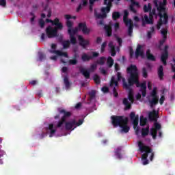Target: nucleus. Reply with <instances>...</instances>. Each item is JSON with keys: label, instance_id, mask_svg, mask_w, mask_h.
Segmentation results:
<instances>
[{"label": "nucleus", "instance_id": "f257e3e1", "mask_svg": "<svg viewBox=\"0 0 175 175\" xmlns=\"http://www.w3.org/2000/svg\"><path fill=\"white\" fill-rule=\"evenodd\" d=\"M127 73L130 75L128 79V82L126 80L122 79V85L124 90H129L128 98H124L122 103L125 106L124 110H129L132 109V104L135 102V96L133 95V90L132 89L133 85H136V87L139 88L140 87V81H139V70L136 65H131L126 69Z\"/></svg>", "mask_w": 175, "mask_h": 175}, {"label": "nucleus", "instance_id": "f03ea898", "mask_svg": "<svg viewBox=\"0 0 175 175\" xmlns=\"http://www.w3.org/2000/svg\"><path fill=\"white\" fill-rule=\"evenodd\" d=\"M155 8L157 9L158 16L159 19L157 22V29H161L162 25H166L169 23V15L166 12V5L167 4V0H163V1H159L158 3V0H154L153 1Z\"/></svg>", "mask_w": 175, "mask_h": 175}, {"label": "nucleus", "instance_id": "7ed1b4c3", "mask_svg": "<svg viewBox=\"0 0 175 175\" xmlns=\"http://www.w3.org/2000/svg\"><path fill=\"white\" fill-rule=\"evenodd\" d=\"M111 120L113 128L120 126V128H122V133L124 132V133H128V132H129L131 128L128 125V121H129L128 118H124V116H112Z\"/></svg>", "mask_w": 175, "mask_h": 175}, {"label": "nucleus", "instance_id": "20e7f679", "mask_svg": "<svg viewBox=\"0 0 175 175\" xmlns=\"http://www.w3.org/2000/svg\"><path fill=\"white\" fill-rule=\"evenodd\" d=\"M138 147L139 148V151L145 152L142 156L143 165H148V163H150V161L147 159V158H148V154H151L150 161H152V159H154V152H152V149L148 146H145L142 141L138 142Z\"/></svg>", "mask_w": 175, "mask_h": 175}, {"label": "nucleus", "instance_id": "39448f33", "mask_svg": "<svg viewBox=\"0 0 175 175\" xmlns=\"http://www.w3.org/2000/svg\"><path fill=\"white\" fill-rule=\"evenodd\" d=\"M157 88H154L152 91L150 93L151 99L148 100L150 107H154V106H157V105L159 102V96H158V92H157Z\"/></svg>", "mask_w": 175, "mask_h": 175}, {"label": "nucleus", "instance_id": "423d86ee", "mask_svg": "<svg viewBox=\"0 0 175 175\" xmlns=\"http://www.w3.org/2000/svg\"><path fill=\"white\" fill-rule=\"evenodd\" d=\"M84 120L83 119H80L78 122H76V120H72L71 122H66V131H73L75 128L73 126H80V125L83 124Z\"/></svg>", "mask_w": 175, "mask_h": 175}, {"label": "nucleus", "instance_id": "0eeeda50", "mask_svg": "<svg viewBox=\"0 0 175 175\" xmlns=\"http://www.w3.org/2000/svg\"><path fill=\"white\" fill-rule=\"evenodd\" d=\"M130 118L133 120V124L134 126V129L135 130V135H139L140 129H139V115H136L135 112H131L130 113Z\"/></svg>", "mask_w": 175, "mask_h": 175}, {"label": "nucleus", "instance_id": "6e6552de", "mask_svg": "<svg viewBox=\"0 0 175 175\" xmlns=\"http://www.w3.org/2000/svg\"><path fill=\"white\" fill-rule=\"evenodd\" d=\"M95 69H96V64H92L90 66L89 71L84 68L79 67V72L80 73H81V75H83V76H84L85 79H90V72H94Z\"/></svg>", "mask_w": 175, "mask_h": 175}, {"label": "nucleus", "instance_id": "1a4fd4ad", "mask_svg": "<svg viewBox=\"0 0 175 175\" xmlns=\"http://www.w3.org/2000/svg\"><path fill=\"white\" fill-rule=\"evenodd\" d=\"M57 49V44H51V49L49 50V53L51 54H56V55H58L59 57H65L66 58H68L69 56L68 55V53L66 52H62L59 50H55Z\"/></svg>", "mask_w": 175, "mask_h": 175}, {"label": "nucleus", "instance_id": "9d476101", "mask_svg": "<svg viewBox=\"0 0 175 175\" xmlns=\"http://www.w3.org/2000/svg\"><path fill=\"white\" fill-rule=\"evenodd\" d=\"M45 31L47 38L49 39H53V38H57L58 36V31L56 29L51 26H48Z\"/></svg>", "mask_w": 175, "mask_h": 175}, {"label": "nucleus", "instance_id": "9b49d317", "mask_svg": "<svg viewBox=\"0 0 175 175\" xmlns=\"http://www.w3.org/2000/svg\"><path fill=\"white\" fill-rule=\"evenodd\" d=\"M167 49H169V46L165 45L163 52L161 53V61L164 66L167 65V62L166 61H167V59L169 58V51H167Z\"/></svg>", "mask_w": 175, "mask_h": 175}, {"label": "nucleus", "instance_id": "f8f14e48", "mask_svg": "<svg viewBox=\"0 0 175 175\" xmlns=\"http://www.w3.org/2000/svg\"><path fill=\"white\" fill-rule=\"evenodd\" d=\"M78 28L79 31H82L84 35H88L90 32H91V29L87 28V23H80L78 25Z\"/></svg>", "mask_w": 175, "mask_h": 175}, {"label": "nucleus", "instance_id": "ddd939ff", "mask_svg": "<svg viewBox=\"0 0 175 175\" xmlns=\"http://www.w3.org/2000/svg\"><path fill=\"white\" fill-rule=\"evenodd\" d=\"M159 117V113L155 109H153L148 113V118L150 121H155V122H157V121H158Z\"/></svg>", "mask_w": 175, "mask_h": 175}, {"label": "nucleus", "instance_id": "4468645a", "mask_svg": "<svg viewBox=\"0 0 175 175\" xmlns=\"http://www.w3.org/2000/svg\"><path fill=\"white\" fill-rule=\"evenodd\" d=\"M53 25H55V27H53L56 31L58 32V31L62 30L64 28V25H62V23L59 22V19L58 18H55L54 19V23Z\"/></svg>", "mask_w": 175, "mask_h": 175}, {"label": "nucleus", "instance_id": "2eb2a0df", "mask_svg": "<svg viewBox=\"0 0 175 175\" xmlns=\"http://www.w3.org/2000/svg\"><path fill=\"white\" fill-rule=\"evenodd\" d=\"M78 40L79 41V44L83 49H85L88 44H90V41L88 40H85L82 36H78Z\"/></svg>", "mask_w": 175, "mask_h": 175}, {"label": "nucleus", "instance_id": "dca6fc26", "mask_svg": "<svg viewBox=\"0 0 175 175\" xmlns=\"http://www.w3.org/2000/svg\"><path fill=\"white\" fill-rule=\"evenodd\" d=\"M142 45L138 44L135 51V58H139V57H144V51L142 49Z\"/></svg>", "mask_w": 175, "mask_h": 175}, {"label": "nucleus", "instance_id": "f3484780", "mask_svg": "<svg viewBox=\"0 0 175 175\" xmlns=\"http://www.w3.org/2000/svg\"><path fill=\"white\" fill-rule=\"evenodd\" d=\"M139 87L141 88L140 91L143 98H146V95H147V83L146 82L139 83Z\"/></svg>", "mask_w": 175, "mask_h": 175}, {"label": "nucleus", "instance_id": "a211bd4d", "mask_svg": "<svg viewBox=\"0 0 175 175\" xmlns=\"http://www.w3.org/2000/svg\"><path fill=\"white\" fill-rule=\"evenodd\" d=\"M124 16H123V21L126 25V27H128V23H131L132 20L131 19H129L128 16H129V12H128V10H125L124 11Z\"/></svg>", "mask_w": 175, "mask_h": 175}, {"label": "nucleus", "instance_id": "6ab92c4d", "mask_svg": "<svg viewBox=\"0 0 175 175\" xmlns=\"http://www.w3.org/2000/svg\"><path fill=\"white\" fill-rule=\"evenodd\" d=\"M146 24H154V19L150 20L148 16L145 14L142 18V27H144Z\"/></svg>", "mask_w": 175, "mask_h": 175}, {"label": "nucleus", "instance_id": "aec40b11", "mask_svg": "<svg viewBox=\"0 0 175 175\" xmlns=\"http://www.w3.org/2000/svg\"><path fill=\"white\" fill-rule=\"evenodd\" d=\"M108 47L110 49V53L111 57H116L117 52H116V46H114V44L113 42H109L108 44Z\"/></svg>", "mask_w": 175, "mask_h": 175}, {"label": "nucleus", "instance_id": "412c9836", "mask_svg": "<svg viewBox=\"0 0 175 175\" xmlns=\"http://www.w3.org/2000/svg\"><path fill=\"white\" fill-rule=\"evenodd\" d=\"M146 58H147V59H148V61H153V62L156 61L155 56H154V55H152L151 53V50L148 49L146 51Z\"/></svg>", "mask_w": 175, "mask_h": 175}, {"label": "nucleus", "instance_id": "4be33fe9", "mask_svg": "<svg viewBox=\"0 0 175 175\" xmlns=\"http://www.w3.org/2000/svg\"><path fill=\"white\" fill-rule=\"evenodd\" d=\"M104 29L107 33V36H108V38H110V36H111V34L113 33V29H111V26L105 25Z\"/></svg>", "mask_w": 175, "mask_h": 175}, {"label": "nucleus", "instance_id": "5701e85b", "mask_svg": "<svg viewBox=\"0 0 175 175\" xmlns=\"http://www.w3.org/2000/svg\"><path fill=\"white\" fill-rule=\"evenodd\" d=\"M59 113L64 114L62 118H64L66 121V118H69L70 116H72V113L69 111H66L65 109H62L59 111Z\"/></svg>", "mask_w": 175, "mask_h": 175}, {"label": "nucleus", "instance_id": "b1692460", "mask_svg": "<svg viewBox=\"0 0 175 175\" xmlns=\"http://www.w3.org/2000/svg\"><path fill=\"white\" fill-rule=\"evenodd\" d=\"M46 129L50 131V137H53V135L57 132V129L54 128V124H50Z\"/></svg>", "mask_w": 175, "mask_h": 175}, {"label": "nucleus", "instance_id": "393cba45", "mask_svg": "<svg viewBox=\"0 0 175 175\" xmlns=\"http://www.w3.org/2000/svg\"><path fill=\"white\" fill-rule=\"evenodd\" d=\"M79 32V27L68 29V33L70 36H75Z\"/></svg>", "mask_w": 175, "mask_h": 175}, {"label": "nucleus", "instance_id": "a878e982", "mask_svg": "<svg viewBox=\"0 0 175 175\" xmlns=\"http://www.w3.org/2000/svg\"><path fill=\"white\" fill-rule=\"evenodd\" d=\"M87 5H88V0H81V3H80L77 8V12H80L82 8H85V6H87Z\"/></svg>", "mask_w": 175, "mask_h": 175}, {"label": "nucleus", "instance_id": "bb28decb", "mask_svg": "<svg viewBox=\"0 0 175 175\" xmlns=\"http://www.w3.org/2000/svg\"><path fill=\"white\" fill-rule=\"evenodd\" d=\"M64 83L66 90H69V88H70V85H72V83L69 81V78L68 76L64 77Z\"/></svg>", "mask_w": 175, "mask_h": 175}, {"label": "nucleus", "instance_id": "cd10ccee", "mask_svg": "<svg viewBox=\"0 0 175 175\" xmlns=\"http://www.w3.org/2000/svg\"><path fill=\"white\" fill-rule=\"evenodd\" d=\"M111 4H107V7H103L101 8V12L105 13V14H107V13L110 12V9H111Z\"/></svg>", "mask_w": 175, "mask_h": 175}, {"label": "nucleus", "instance_id": "c85d7f7f", "mask_svg": "<svg viewBox=\"0 0 175 175\" xmlns=\"http://www.w3.org/2000/svg\"><path fill=\"white\" fill-rule=\"evenodd\" d=\"M158 76L160 80H163V66H159L158 68Z\"/></svg>", "mask_w": 175, "mask_h": 175}, {"label": "nucleus", "instance_id": "c756f323", "mask_svg": "<svg viewBox=\"0 0 175 175\" xmlns=\"http://www.w3.org/2000/svg\"><path fill=\"white\" fill-rule=\"evenodd\" d=\"M141 133L142 137H146V136H148V133H150V127L148 126L146 128H142Z\"/></svg>", "mask_w": 175, "mask_h": 175}, {"label": "nucleus", "instance_id": "7c9ffc66", "mask_svg": "<svg viewBox=\"0 0 175 175\" xmlns=\"http://www.w3.org/2000/svg\"><path fill=\"white\" fill-rule=\"evenodd\" d=\"M94 16H95L96 18H99L100 20H103V18H106V17H107V14H105V13L99 14L97 12H94Z\"/></svg>", "mask_w": 175, "mask_h": 175}, {"label": "nucleus", "instance_id": "2f4dec72", "mask_svg": "<svg viewBox=\"0 0 175 175\" xmlns=\"http://www.w3.org/2000/svg\"><path fill=\"white\" fill-rule=\"evenodd\" d=\"M128 27L129 36H132V33H133V22H129Z\"/></svg>", "mask_w": 175, "mask_h": 175}, {"label": "nucleus", "instance_id": "473e14b6", "mask_svg": "<svg viewBox=\"0 0 175 175\" xmlns=\"http://www.w3.org/2000/svg\"><path fill=\"white\" fill-rule=\"evenodd\" d=\"M154 16H155V17H158V14H157V10L155 8H153L152 10V11H150L149 13V18L150 20H154Z\"/></svg>", "mask_w": 175, "mask_h": 175}, {"label": "nucleus", "instance_id": "72a5a7b5", "mask_svg": "<svg viewBox=\"0 0 175 175\" xmlns=\"http://www.w3.org/2000/svg\"><path fill=\"white\" fill-rule=\"evenodd\" d=\"M121 147H118V148L116 149L115 151V155L118 158V159H122V154H121Z\"/></svg>", "mask_w": 175, "mask_h": 175}, {"label": "nucleus", "instance_id": "f704fd0d", "mask_svg": "<svg viewBox=\"0 0 175 175\" xmlns=\"http://www.w3.org/2000/svg\"><path fill=\"white\" fill-rule=\"evenodd\" d=\"M93 57L92 56H90L88 55H87L86 53H84L83 55H82L81 56V59L83 62H86L90 61V59H92Z\"/></svg>", "mask_w": 175, "mask_h": 175}, {"label": "nucleus", "instance_id": "c9c22d12", "mask_svg": "<svg viewBox=\"0 0 175 175\" xmlns=\"http://www.w3.org/2000/svg\"><path fill=\"white\" fill-rule=\"evenodd\" d=\"M107 65L109 66V68H111L113 65H114V60L113 59V57H108L107 59Z\"/></svg>", "mask_w": 175, "mask_h": 175}, {"label": "nucleus", "instance_id": "e433bc0d", "mask_svg": "<svg viewBox=\"0 0 175 175\" xmlns=\"http://www.w3.org/2000/svg\"><path fill=\"white\" fill-rule=\"evenodd\" d=\"M152 9V7L151 6V3H148L147 5H144V13H148V12H151V10Z\"/></svg>", "mask_w": 175, "mask_h": 175}, {"label": "nucleus", "instance_id": "4c0bfd02", "mask_svg": "<svg viewBox=\"0 0 175 175\" xmlns=\"http://www.w3.org/2000/svg\"><path fill=\"white\" fill-rule=\"evenodd\" d=\"M118 87V81H116V78L112 77L110 81V87Z\"/></svg>", "mask_w": 175, "mask_h": 175}, {"label": "nucleus", "instance_id": "58836bf2", "mask_svg": "<svg viewBox=\"0 0 175 175\" xmlns=\"http://www.w3.org/2000/svg\"><path fill=\"white\" fill-rule=\"evenodd\" d=\"M121 17V14L118 12H113L112 14V18L114 20V21H116V20H118Z\"/></svg>", "mask_w": 175, "mask_h": 175}, {"label": "nucleus", "instance_id": "ea45409f", "mask_svg": "<svg viewBox=\"0 0 175 175\" xmlns=\"http://www.w3.org/2000/svg\"><path fill=\"white\" fill-rule=\"evenodd\" d=\"M158 134V131L154 128L150 129V135L152 136V139H157V135Z\"/></svg>", "mask_w": 175, "mask_h": 175}, {"label": "nucleus", "instance_id": "a19ab883", "mask_svg": "<svg viewBox=\"0 0 175 175\" xmlns=\"http://www.w3.org/2000/svg\"><path fill=\"white\" fill-rule=\"evenodd\" d=\"M62 44L63 46V49H69V47H70V41L68 40H64L62 42Z\"/></svg>", "mask_w": 175, "mask_h": 175}, {"label": "nucleus", "instance_id": "79ce46f5", "mask_svg": "<svg viewBox=\"0 0 175 175\" xmlns=\"http://www.w3.org/2000/svg\"><path fill=\"white\" fill-rule=\"evenodd\" d=\"M147 124V118L141 116L140 117V120H139V124L141 126H144Z\"/></svg>", "mask_w": 175, "mask_h": 175}, {"label": "nucleus", "instance_id": "37998d69", "mask_svg": "<svg viewBox=\"0 0 175 175\" xmlns=\"http://www.w3.org/2000/svg\"><path fill=\"white\" fill-rule=\"evenodd\" d=\"M93 80L96 83V84L99 85L100 84V78L99 77L98 75L95 74L93 78Z\"/></svg>", "mask_w": 175, "mask_h": 175}, {"label": "nucleus", "instance_id": "c03bdc74", "mask_svg": "<svg viewBox=\"0 0 175 175\" xmlns=\"http://www.w3.org/2000/svg\"><path fill=\"white\" fill-rule=\"evenodd\" d=\"M106 62V57H101L100 59L97 61V64L98 65H105V63Z\"/></svg>", "mask_w": 175, "mask_h": 175}, {"label": "nucleus", "instance_id": "a18cd8bd", "mask_svg": "<svg viewBox=\"0 0 175 175\" xmlns=\"http://www.w3.org/2000/svg\"><path fill=\"white\" fill-rule=\"evenodd\" d=\"M39 61H43L46 59V55L42 52H38Z\"/></svg>", "mask_w": 175, "mask_h": 175}, {"label": "nucleus", "instance_id": "49530a36", "mask_svg": "<svg viewBox=\"0 0 175 175\" xmlns=\"http://www.w3.org/2000/svg\"><path fill=\"white\" fill-rule=\"evenodd\" d=\"M161 33L163 35V38L167 39V29H161Z\"/></svg>", "mask_w": 175, "mask_h": 175}, {"label": "nucleus", "instance_id": "de8ad7c7", "mask_svg": "<svg viewBox=\"0 0 175 175\" xmlns=\"http://www.w3.org/2000/svg\"><path fill=\"white\" fill-rule=\"evenodd\" d=\"M142 76L144 79H147L148 77V72H147V68L145 67L142 68Z\"/></svg>", "mask_w": 175, "mask_h": 175}, {"label": "nucleus", "instance_id": "09e8293b", "mask_svg": "<svg viewBox=\"0 0 175 175\" xmlns=\"http://www.w3.org/2000/svg\"><path fill=\"white\" fill-rule=\"evenodd\" d=\"M107 46V42L105 41L101 44L100 53H105V51L106 50Z\"/></svg>", "mask_w": 175, "mask_h": 175}, {"label": "nucleus", "instance_id": "8fccbe9b", "mask_svg": "<svg viewBox=\"0 0 175 175\" xmlns=\"http://www.w3.org/2000/svg\"><path fill=\"white\" fill-rule=\"evenodd\" d=\"M65 122H66V120H64V118H62L57 123V128H61V126H62Z\"/></svg>", "mask_w": 175, "mask_h": 175}, {"label": "nucleus", "instance_id": "3c124183", "mask_svg": "<svg viewBox=\"0 0 175 175\" xmlns=\"http://www.w3.org/2000/svg\"><path fill=\"white\" fill-rule=\"evenodd\" d=\"M70 42H71L72 44H76V43H77V40L75 36H70Z\"/></svg>", "mask_w": 175, "mask_h": 175}, {"label": "nucleus", "instance_id": "603ef678", "mask_svg": "<svg viewBox=\"0 0 175 175\" xmlns=\"http://www.w3.org/2000/svg\"><path fill=\"white\" fill-rule=\"evenodd\" d=\"M66 25L68 29H71V28H73V22L70 21H66Z\"/></svg>", "mask_w": 175, "mask_h": 175}, {"label": "nucleus", "instance_id": "864d4df0", "mask_svg": "<svg viewBox=\"0 0 175 175\" xmlns=\"http://www.w3.org/2000/svg\"><path fill=\"white\" fill-rule=\"evenodd\" d=\"M96 95V93L95 92V90H92L91 92L89 93L90 99H94Z\"/></svg>", "mask_w": 175, "mask_h": 175}, {"label": "nucleus", "instance_id": "5fc2aeb1", "mask_svg": "<svg viewBox=\"0 0 175 175\" xmlns=\"http://www.w3.org/2000/svg\"><path fill=\"white\" fill-rule=\"evenodd\" d=\"M129 56L131 59L133 58L135 56V52L133 51V49H132V47H131L129 49Z\"/></svg>", "mask_w": 175, "mask_h": 175}, {"label": "nucleus", "instance_id": "6e6d98bb", "mask_svg": "<svg viewBox=\"0 0 175 175\" xmlns=\"http://www.w3.org/2000/svg\"><path fill=\"white\" fill-rule=\"evenodd\" d=\"M161 124L158 122H154V129H156V131H159L161 129Z\"/></svg>", "mask_w": 175, "mask_h": 175}, {"label": "nucleus", "instance_id": "4d7b16f0", "mask_svg": "<svg viewBox=\"0 0 175 175\" xmlns=\"http://www.w3.org/2000/svg\"><path fill=\"white\" fill-rule=\"evenodd\" d=\"M68 62L70 65H77V59H70Z\"/></svg>", "mask_w": 175, "mask_h": 175}, {"label": "nucleus", "instance_id": "13d9d810", "mask_svg": "<svg viewBox=\"0 0 175 175\" xmlns=\"http://www.w3.org/2000/svg\"><path fill=\"white\" fill-rule=\"evenodd\" d=\"M113 93L115 98L118 97V92H117V88H116L115 87L113 88Z\"/></svg>", "mask_w": 175, "mask_h": 175}, {"label": "nucleus", "instance_id": "bf43d9fd", "mask_svg": "<svg viewBox=\"0 0 175 175\" xmlns=\"http://www.w3.org/2000/svg\"><path fill=\"white\" fill-rule=\"evenodd\" d=\"M0 6L6 8V0H0Z\"/></svg>", "mask_w": 175, "mask_h": 175}, {"label": "nucleus", "instance_id": "052dcab7", "mask_svg": "<svg viewBox=\"0 0 175 175\" xmlns=\"http://www.w3.org/2000/svg\"><path fill=\"white\" fill-rule=\"evenodd\" d=\"M44 24H45L44 21H43V19H40L39 21V25H40V28H44Z\"/></svg>", "mask_w": 175, "mask_h": 175}, {"label": "nucleus", "instance_id": "680f3d73", "mask_svg": "<svg viewBox=\"0 0 175 175\" xmlns=\"http://www.w3.org/2000/svg\"><path fill=\"white\" fill-rule=\"evenodd\" d=\"M130 10L131 12H133V13H134L135 14H136L137 13V11L135 9V8L133 7V5H130Z\"/></svg>", "mask_w": 175, "mask_h": 175}, {"label": "nucleus", "instance_id": "e2e57ef3", "mask_svg": "<svg viewBox=\"0 0 175 175\" xmlns=\"http://www.w3.org/2000/svg\"><path fill=\"white\" fill-rule=\"evenodd\" d=\"M163 102H165V96H161L159 100L160 105H163Z\"/></svg>", "mask_w": 175, "mask_h": 175}, {"label": "nucleus", "instance_id": "0e129e2a", "mask_svg": "<svg viewBox=\"0 0 175 175\" xmlns=\"http://www.w3.org/2000/svg\"><path fill=\"white\" fill-rule=\"evenodd\" d=\"M117 76H118V81H120L121 79H122H122H124V78H122V76L121 75V72H118Z\"/></svg>", "mask_w": 175, "mask_h": 175}, {"label": "nucleus", "instance_id": "69168bd1", "mask_svg": "<svg viewBox=\"0 0 175 175\" xmlns=\"http://www.w3.org/2000/svg\"><path fill=\"white\" fill-rule=\"evenodd\" d=\"M121 68H120V64H118V63L115 64V70L116 72H118V70H120Z\"/></svg>", "mask_w": 175, "mask_h": 175}, {"label": "nucleus", "instance_id": "338daca9", "mask_svg": "<svg viewBox=\"0 0 175 175\" xmlns=\"http://www.w3.org/2000/svg\"><path fill=\"white\" fill-rule=\"evenodd\" d=\"M133 6H137V8H140V4L137 1H133V3H131Z\"/></svg>", "mask_w": 175, "mask_h": 175}, {"label": "nucleus", "instance_id": "774afa93", "mask_svg": "<svg viewBox=\"0 0 175 175\" xmlns=\"http://www.w3.org/2000/svg\"><path fill=\"white\" fill-rule=\"evenodd\" d=\"M102 91L103 92H109V88L106 87V86H104L102 88Z\"/></svg>", "mask_w": 175, "mask_h": 175}]
</instances>
